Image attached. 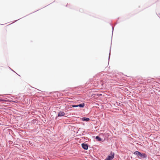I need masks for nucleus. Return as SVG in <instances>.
Wrapping results in <instances>:
<instances>
[{
  "mask_svg": "<svg viewBox=\"0 0 160 160\" xmlns=\"http://www.w3.org/2000/svg\"><path fill=\"white\" fill-rule=\"evenodd\" d=\"M134 154L137 155L139 158L144 159L147 157V155L145 153H142L138 151H136Z\"/></svg>",
  "mask_w": 160,
  "mask_h": 160,
  "instance_id": "nucleus-1",
  "label": "nucleus"
},
{
  "mask_svg": "<svg viewBox=\"0 0 160 160\" xmlns=\"http://www.w3.org/2000/svg\"><path fill=\"white\" fill-rule=\"evenodd\" d=\"M114 153L111 152L110 154L105 159V160H112L114 158Z\"/></svg>",
  "mask_w": 160,
  "mask_h": 160,
  "instance_id": "nucleus-2",
  "label": "nucleus"
},
{
  "mask_svg": "<svg viewBox=\"0 0 160 160\" xmlns=\"http://www.w3.org/2000/svg\"><path fill=\"white\" fill-rule=\"evenodd\" d=\"M85 105V104H84V103H82V104H80L78 105H72V107H79L81 108H83L84 106Z\"/></svg>",
  "mask_w": 160,
  "mask_h": 160,
  "instance_id": "nucleus-3",
  "label": "nucleus"
},
{
  "mask_svg": "<svg viewBox=\"0 0 160 160\" xmlns=\"http://www.w3.org/2000/svg\"><path fill=\"white\" fill-rule=\"evenodd\" d=\"M82 148L85 150H87L88 148V146L87 144L85 143H82Z\"/></svg>",
  "mask_w": 160,
  "mask_h": 160,
  "instance_id": "nucleus-4",
  "label": "nucleus"
},
{
  "mask_svg": "<svg viewBox=\"0 0 160 160\" xmlns=\"http://www.w3.org/2000/svg\"><path fill=\"white\" fill-rule=\"evenodd\" d=\"M65 115V113L63 112H60L58 113V117L62 116Z\"/></svg>",
  "mask_w": 160,
  "mask_h": 160,
  "instance_id": "nucleus-5",
  "label": "nucleus"
},
{
  "mask_svg": "<svg viewBox=\"0 0 160 160\" xmlns=\"http://www.w3.org/2000/svg\"><path fill=\"white\" fill-rule=\"evenodd\" d=\"M82 120V121H88L90 120V119L89 118H83Z\"/></svg>",
  "mask_w": 160,
  "mask_h": 160,
  "instance_id": "nucleus-6",
  "label": "nucleus"
},
{
  "mask_svg": "<svg viewBox=\"0 0 160 160\" xmlns=\"http://www.w3.org/2000/svg\"><path fill=\"white\" fill-rule=\"evenodd\" d=\"M72 107V105H67L66 106V108H67V109H68L71 108Z\"/></svg>",
  "mask_w": 160,
  "mask_h": 160,
  "instance_id": "nucleus-7",
  "label": "nucleus"
},
{
  "mask_svg": "<svg viewBox=\"0 0 160 160\" xmlns=\"http://www.w3.org/2000/svg\"><path fill=\"white\" fill-rule=\"evenodd\" d=\"M96 139L98 140L99 141H100L101 140V138L98 136L96 137Z\"/></svg>",
  "mask_w": 160,
  "mask_h": 160,
  "instance_id": "nucleus-8",
  "label": "nucleus"
},
{
  "mask_svg": "<svg viewBox=\"0 0 160 160\" xmlns=\"http://www.w3.org/2000/svg\"><path fill=\"white\" fill-rule=\"evenodd\" d=\"M4 100L2 99H0V101H4Z\"/></svg>",
  "mask_w": 160,
  "mask_h": 160,
  "instance_id": "nucleus-9",
  "label": "nucleus"
}]
</instances>
